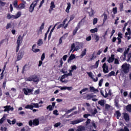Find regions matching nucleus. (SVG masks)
<instances>
[{"label": "nucleus", "instance_id": "nucleus-1", "mask_svg": "<svg viewBox=\"0 0 131 131\" xmlns=\"http://www.w3.org/2000/svg\"><path fill=\"white\" fill-rule=\"evenodd\" d=\"M131 69V66L126 62L122 64L121 66V72L124 74H128L129 72V70Z\"/></svg>", "mask_w": 131, "mask_h": 131}, {"label": "nucleus", "instance_id": "nucleus-2", "mask_svg": "<svg viewBox=\"0 0 131 131\" xmlns=\"http://www.w3.org/2000/svg\"><path fill=\"white\" fill-rule=\"evenodd\" d=\"M27 81L29 82H34L37 83L39 82V78L37 77L36 75H33L27 79Z\"/></svg>", "mask_w": 131, "mask_h": 131}, {"label": "nucleus", "instance_id": "nucleus-3", "mask_svg": "<svg viewBox=\"0 0 131 131\" xmlns=\"http://www.w3.org/2000/svg\"><path fill=\"white\" fill-rule=\"evenodd\" d=\"M25 36V34H23V36H18L17 39V47L16 48V52L18 53V50H19V46L21 45L22 40L23 39V37Z\"/></svg>", "mask_w": 131, "mask_h": 131}, {"label": "nucleus", "instance_id": "nucleus-4", "mask_svg": "<svg viewBox=\"0 0 131 131\" xmlns=\"http://www.w3.org/2000/svg\"><path fill=\"white\" fill-rule=\"evenodd\" d=\"M21 12L19 11L16 13L15 15H11L10 14H8L7 16V18L9 20H10V19H12V20H14V19H18V18H20V17H21Z\"/></svg>", "mask_w": 131, "mask_h": 131}, {"label": "nucleus", "instance_id": "nucleus-5", "mask_svg": "<svg viewBox=\"0 0 131 131\" xmlns=\"http://www.w3.org/2000/svg\"><path fill=\"white\" fill-rule=\"evenodd\" d=\"M38 125H39V120L37 118H36L33 120H30L29 121V125L30 127H32V126H37Z\"/></svg>", "mask_w": 131, "mask_h": 131}, {"label": "nucleus", "instance_id": "nucleus-6", "mask_svg": "<svg viewBox=\"0 0 131 131\" xmlns=\"http://www.w3.org/2000/svg\"><path fill=\"white\" fill-rule=\"evenodd\" d=\"M38 2H39V0H34V1L31 4L29 7V12L30 13H32V12L34 11V8H35V6L37 5Z\"/></svg>", "mask_w": 131, "mask_h": 131}, {"label": "nucleus", "instance_id": "nucleus-7", "mask_svg": "<svg viewBox=\"0 0 131 131\" xmlns=\"http://www.w3.org/2000/svg\"><path fill=\"white\" fill-rule=\"evenodd\" d=\"M24 56V51L23 50H19V51H18V53H17L16 61H18L21 60Z\"/></svg>", "mask_w": 131, "mask_h": 131}, {"label": "nucleus", "instance_id": "nucleus-8", "mask_svg": "<svg viewBox=\"0 0 131 131\" xmlns=\"http://www.w3.org/2000/svg\"><path fill=\"white\" fill-rule=\"evenodd\" d=\"M25 95H33V89H29V88H24L23 89Z\"/></svg>", "mask_w": 131, "mask_h": 131}, {"label": "nucleus", "instance_id": "nucleus-9", "mask_svg": "<svg viewBox=\"0 0 131 131\" xmlns=\"http://www.w3.org/2000/svg\"><path fill=\"white\" fill-rule=\"evenodd\" d=\"M85 11H86V12L89 14L90 16H93V15L95 14V11L91 8H85Z\"/></svg>", "mask_w": 131, "mask_h": 131}, {"label": "nucleus", "instance_id": "nucleus-10", "mask_svg": "<svg viewBox=\"0 0 131 131\" xmlns=\"http://www.w3.org/2000/svg\"><path fill=\"white\" fill-rule=\"evenodd\" d=\"M89 129H90L91 131H96L95 130H93V128H96L97 126H96V124L94 122H92V125H90L88 124V125H86Z\"/></svg>", "mask_w": 131, "mask_h": 131}, {"label": "nucleus", "instance_id": "nucleus-11", "mask_svg": "<svg viewBox=\"0 0 131 131\" xmlns=\"http://www.w3.org/2000/svg\"><path fill=\"white\" fill-rule=\"evenodd\" d=\"M79 49V46H75L74 43H73L71 46V50H70V52H71L73 51V53L75 51H77Z\"/></svg>", "mask_w": 131, "mask_h": 131}, {"label": "nucleus", "instance_id": "nucleus-12", "mask_svg": "<svg viewBox=\"0 0 131 131\" xmlns=\"http://www.w3.org/2000/svg\"><path fill=\"white\" fill-rule=\"evenodd\" d=\"M102 68H103V72L104 73L107 74L108 73V68L105 63L103 64Z\"/></svg>", "mask_w": 131, "mask_h": 131}, {"label": "nucleus", "instance_id": "nucleus-13", "mask_svg": "<svg viewBox=\"0 0 131 131\" xmlns=\"http://www.w3.org/2000/svg\"><path fill=\"white\" fill-rule=\"evenodd\" d=\"M6 68V64H4V66L3 67V68L2 69H0V73L2 72V74H1V77H0V80H3V77H4V74H3L4 73V71H5V69Z\"/></svg>", "mask_w": 131, "mask_h": 131}, {"label": "nucleus", "instance_id": "nucleus-14", "mask_svg": "<svg viewBox=\"0 0 131 131\" xmlns=\"http://www.w3.org/2000/svg\"><path fill=\"white\" fill-rule=\"evenodd\" d=\"M115 59H116V58H115V55L111 54V57H109L108 59L106 60V61H107V62H108L109 63H111L113 62V61H114Z\"/></svg>", "mask_w": 131, "mask_h": 131}, {"label": "nucleus", "instance_id": "nucleus-15", "mask_svg": "<svg viewBox=\"0 0 131 131\" xmlns=\"http://www.w3.org/2000/svg\"><path fill=\"white\" fill-rule=\"evenodd\" d=\"M55 106V102H53L52 103V105H49L48 106H47V110H49V111L52 112V111H53V108H54Z\"/></svg>", "mask_w": 131, "mask_h": 131}, {"label": "nucleus", "instance_id": "nucleus-16", "mask_svg": "<svg viewBox=\"0 0 131 131\" xmlns=\"http://www.w3.org/2000/svg\"><path fill=\"white\" fill-rule=\"evenodd\" d=\"M85 121V119L82 118L80 119H77L73 121V125L77 124L78 123L82 122L83 121Z\"/></svg>", "mask_w": 131, "mask_h": 131}, {"label": "nucleus", "instance_id": "nucleus-17", "mask_svg": "<svg viewBox=\"0 0 131 131\" xmlns=\"http://www.w3.org/2000/svg\"><path fill=\"white\" fill-rule=\"evenodd\" d=\"M45 53L42 54V55L41 56V60H39V63H38V67H40L41 66H42V64H43L42 61L43 59H45Z\"/></svg>", "mask_w": 131, "mask_h": 131}, {"label": "nucleus", "instance_id": "nucleus-18", "mask_svg": "<svg viewBox=\"0 0 131 131\" xmlns=\"http://www.w3.org/2000/svg\"><path fill=\"white\" fill-rule=\"evenodd\" d=\"M74 59H75V55L73 54H71V55H70L69 58H68V60H67V62L70 63L71 61L73 60Z\"/></svg>", "mask_w": 131, "mask_h": 131}, {"label": "nucleus", "instance_id": "nucleus-19", "mask_svg": "<svg viewBox=\"0 0 131 131\" xmlns=\"http://www.w3.org/2000/svg\"><path fill=\"white\" fill-rule=\"evenodd\" d=\"M56 8V5L54 3V2L52 1L51 3L50 9H49V13L51 14L52 13V11H53V9Z\"/></svg>", "mask_w": 131, "mask_h": 131}, {"label": "nucleus", "instance_id": "nucleus-20", "mask_svg": "<svg viewBox=\"0 0 131 131\" xmlns=\"http://www.w3.org/2000/svg\"><path fill=\"white\" fill-rule=\"evenodd\" d=\"M36 45L35 44L33 45V46L32 47V51H33L34 53H37L40 51V50L39 49H34V48H36Z\"/></svg>", "mask_w": 131, "mask_h": 131}, {"label": "nucleus", "instance_id": "nucleus-21", "mask_svg": "<svg viewBox=\"0 0 131 131\" xmlns=\"http://www.w3.org/2000/svg\"><path fill=\"white\" fill-rule=\"evenodd\" d=\"M90 92L93 93H99V90L95 89L94 87L90 86Z\"/></svg>", "mask_w": 131, "mask_h": 131}, {"label": "nucleus", "instance_id": "nucleus-22", "mask_svg": "<svg viewBox=\"0 0 131 131\" xmlns=\"http://www.w3.org/2000/svg\"><path fill=\"white\" fill-rule=\"evenodd\" d=\"M7 122H8V123H9V124L10 125H14L15 124V123H16V120L15 119H13V121H11L10 119H7Z\"/></svg>", "mask_w": 131, "mask_h": 131}, {"label": "nucleus", "instance_id": "nucleus-23", "mask_svg": "<svg viewBox=\"0 0 131 131\" xmlns=\"http://www.w3.org/2000/svg\"><path fill=\"white\" fill-rule=\"evenodd\" d=\"M124 119H125V121H129V115L127 113L124 114Z\"/></svg>", "mask_w": 131, "mask_h": 131}, {"label": "nucleus", "instance_id": "nucleus-24", "mask_svg": "<svg viewBox=\"0 0 131 131\" xmlns=\"http://www.w3.org/2000/svg\"><path fill=\"white\" fill-rule=\"evenodd\" d=\"M34 107L32 105L28 104L25 106V109L33 110Z\"/></svg>", "mask_w": 131, "mask_h": 131}, {"label": "nucleus", "instance_id": "nucleus-25", "mask_svg": "<svg viewBox=\"0 0 131 131\" xmlns=\"http://www.w3.org/2000/svg\"><path fill=\"white\" fill-rule=\"evenodd\" d=\"M6 120V115L4 114L2 119H0V124H2L3 122Z\"/></svg>", "mask_w": 131, "mask_h": 131}, {"label": "nucleus", "instance_id": "nucleus-26", "mask_svg": "<svg viewBox=\"0 0 131 131\" xmlns=\"http://www.w3.org/2000/svg\"><path fill=\"white\" fill-rule=\"evenodd\" d=\"M67 21V19L66 18L65 19H64L63 22V24H61L59 25H58L57 27V29H59V28H61V27H62V26H64V25H65V23H66Z\"/></svg>", "mask_w": 131, "mask_h": 131}, {"label": "nucleus", "instance_id": "nucleus-27", "mask_svg": "<svg viewBox=\"0 0 131 131\" xmlns=\"http://www.w3.org/2000/svg\"><path fill=\"white\" fill-rule=\"evenodd\" d=\"M128 52H129V48H127L126 50H125V52H124V57H123V60H125V55L128 54Z\"/></svg>", "mask_w": 131, "mask_h": 131}, {"label": "nucleus", "instance_id": "nucleus-28", "mask_svg": "<svg viewBox=\"0 0 131 131\" xmlns=\"http://www.w3.org/2000/svg\"><path fill=\"white\" fill-rule=\"evenodd\" d=\"M105 96L104 98H107L108 95L111 96L112 95V93H111V90H108V93L106 91H105Z\"/></svg>", "mask_w": 131, "mask_h": 131}, {"label": "nucleus", "instance_id": "nucleus-29", "mask_svg": "<svg viewBox=\"0 0 131 131\" xmlns=\"http://www.w3.org/2000/svg\"><path fill=\"white\" fill-rule=\"evenodd\" d=\"M93 97H94V95L92 94H87V95H86V98L87 100L92 99L93 98Z\"/></svg>", "mask_w": 131, "mask_h": 131}, {"label": "nucleus", "instance_id": "nucleus-30", "mask_svg": "<svg viewBox=\"0 0 131 131\" xmlns=\"http://www.w3.org/2000/svg\"><path fill=\"white\" fill-rule=\"evenodd\" d=\"M10 107H11V105H7L4 106L3 108H4V112H7L10 111Z\"/></svg>", "mask_w": 131, "mask_h": 131}, {"label": "nucleus", "instance_id": "nucleus-31", "mask_svg": "<svg viewBox=\"0 0 131 131\" xmlns=\"http://www.w3.org/2000/svg\"><path fill=\"white\" fill-rule=\"evenodd\" d=\"M25 7H26L25 4L23 3H21L18 5L17 9H21L22 10L23 9H25Z\"/></svg>", "mask_w": 131, "mask_h": 131}, {"label": "nucleus", "instance_id": "nucleus-32", "mask_svg": "<svg viewBox=\"0 0 131 131\" xmlns=\"http://www.w3.org/2000/svg\"><path fill=\"white\" fill-rule=\"evenodd\" d=\"M114 102L115 106H116V107L118 108L119 107V104H118V102H119L118 99H115L114 100Z\"/></svg>", "mask_w": 131, "mask_h": 131}, {"label": "nucleus", "instance_id": "nucleus-33", "mask_svg": "<svg viewBox=\"0 0 131 131\" xmlns=\"http://www.w3.org/2000/svg\"><path fill=\"white\" fill-rule=\"evenodd\" d=\"M75 110H76V107L74 106L73 107V108H71L69 110H67V111H66V114H70V113L73 112V111H74Z\"/></svg>", "mask_w": 131, "mask_h": 131}, {"label": "nucleus", "instance_id": "nucleus-34", "mask_svg": "<svg viewBox=\"0 0 131 131\" xmlns=\"http://www.w3.org/2000/svg\"><path fill=\"white\" fill-rule=\"evenodd\" d=\"M87 50L86 49H84L83 51L81 52V58L83 57L85 55H86V53Z\"/></svg>", "mask_w": 131, "mask_h": 131}, {"label": "nucleus", "instance_id": "nucleus-35", "mask_svg": "<svg viewBox=\"0 0 131 131\" xmlns=\"http://www.w3.org/2000/svg\"><path fill=\"white\" fill-rule=\"evenodd\" d=\"M67 5L68 6L66 10V11L67 12V13H69V10H70V8H71V4H70V3H68Z\"/></svg>", "mask_w": 131, "mask_h": 131}, {"label": "nucleus", "instance_id": "nucleus-36", "mask_svg": "<svg viewBox=\"0 0 131 131\" xmlns=\"http://www.w3.org/2000/svg\"><path fill=\"white\" fill-rule=\"evenodd\" d=\"M44 28H45V23H42L41 25V26L40 27L39 32H42V30Z\"/></svg>", "mask_w": 131, "mask_h": 131}, {"label": "nucleus", "instance_id": "nucleus-37", "mask_svg": "<svg viewBox=\"0 0 131 131\" xmlns=\"http://www.w3.org/2000/svg\"><path fill=\"white\" fill-rule=\"evenodd\" d=\"M96 57H97L96 56L95 54H94V53L92 54V56L91 57L90 59H89V61H93V60H94V59H96Z\"/></svg>", "mask_w": 131, "mask_h": 131}, {"label": "nucleus", "instance_id": "nucleus-38", "mask_svg": "<svg viewBox=\"0 0 131 131\" xmlns=\"http://www.w3.org/2000/svg\"><path fill=\"white\" fill-rule=\"evenodd\" d=\"M125 109L129 113H131V104H129V105L126 106V107H125Z\"/></svg>", "mask_w": 131, "mask_h": 131}, {"label": "nucleus", "instance_id": "nucleus-39", "mask_svg": "<svg viewBox=\"0 0 131 131\" xmlns=\"http://www.w3.org/2000/svg\"><path fill=\"white\" fill-rule=\"evenodd\" d=\"M42 45H43V41L42 39H40L39 40H38V41H37V46L40 47Z\"/></svg>", "mask_w": 131, "mask_h": 131}, {"label": "nucleus", "instance_id": "nucleus-40", "mask_svg": "<svg viewBox=\"0 0 131 131\" xmlns=\"http://www.w3.org/2000/svg\"><path fill=\"white\" fill-rule=\"evenodd\" d=\"M60 23H57L56 24H55L54 27L51 30L50 33H53L54 30H55V28H56V26L57 25H59Z\"/></svg>", "mask_w": 131, "mask_h": 131}, {"label": "nucleus", "instance_id": "nucleus-41", "mask_svg": "<svg viewBox=\"0 0 131 131\" xmlns=\"http://www.w3.org/2000/svg\"><path fill=\"white\" fill-rule=\"evenodd\" d=\"M111 76H115V72L113 71H111V73H108V74H107L108 77H111Z\"/></svg>", "mask_w": 131, "mask_h": 131}, {"label": "nucleus", "instance_id": "nucleus-42", "mask_svg": "<svg viewBox=\"0 0 131 131\" xmlns=\"http://www.w3.org/2000/svg\"><path fill=\"white\" fill-rule=\"evenodd\" d=\"M94 39H95V42H97L100 40V37L97 35H94Z\"/></svg>", "mask_w": 131, "mask_h": 131}, {"label": "nucleus", "instance_id": "nucleus-43", "mask_svg": "<svg viewBox=\"0 0 131 131\" xmlns=\"http://www.w3.org/2000/svg\"><path fill=\"white\" fill-rule=\"evenodd\" d=\"M130 34H128V33L125 34V38H127V40H129L130 39H131Z\"/></svg>", "mask_w": 131, "mask_h": 131}, {"label": "nucleus", "instance_id": "nucleus-44", "mask_svg": "<svg viewBox=\"0 0 131 131\" xmlns=\"http://www.w3.org/2000/svg\"><path fill=\"white\" fill-rule=\"evenodd\" d=\"M13 5L14 8H16V9H18V1H14L13 2Z\"/></svg>", "mask_w": 131, "mask_h": 131}, {"label": "nucleus", "instance_id": "nucleus-45", "mask_svg": "<svg viewBox=\"0 0 131 131\" xmlns=\"http://www.w3.org/2000/svg\"><path fill=\"white\" fill-rule=\"evenodd\" d=\"M118 131H129V129H128V128L126 126L124 127V129L121 128L119 130H118Z\"/></svg>", "mask_w": 131, "mask_h": 131}, {"label": "nucleus", "instance_id": "nucleus-46", "mask_svg": "<svg viewBox=\"0 0 131 131\" xmlns=\"http://www.w3.org/2000/svg\"><path fill=\"white\" fill-rule=\"evenodd\" d=\"M90 32L91 33H95V32H98V28H95V29H91Z\"/></svg>", "mask_w": 131, "mask_h": 131}, {"label": "nucleus", "instance_id": "nucleus-47", "mask_svg": "<svg viewBox=\"0 0 131 131\" xmlns=\"http://www.w3.org/2000/svg\"><path fill=\"white\" fill-rule=\"evenodd\" d=\"M88 90H89L88 88H83V89L81 90V91H80V94H82V93L85 92Z\"/></svg>", "mask_w": 131, "mask_h": 131}, {"label": "nucleus", "instance_id": "nucleus-48", "mask_svg": "<svg viewBox=\"0 0 131 131\" xmlns=\"http://www.w3.org/2000/svg\"><path fill=\"white\" fill-rule=\"evenodd\" d=\"M31 104L33 105L32 106H33L34 108H39L38 103H32Z\"/></svg>", "mask_w": 131, "mask_h": 131}, {"label": "nucleus", "instance_id": "nucleus-49", "mask_svg": "<svg viewBox=\"0 0 131 131\" xmlns=\"http://www.w3.org/2000/svg\"><path fill=\"white\" fill-rule=\"evenodd\" d=\"M127 59L126 60V61L129 62L130 59H131V53H129L128 54H127Z\"/></svg>", "mask_w": 131, "mask_h": 131}, {"label": "nucleus", "instance_id": "nucleus-50", "mask_svg": "<svg viewBox=\"0 0 131 131\" xmlns=\"http://www.w3.org/2000/svg\"><path fill=\"white\" fill-rule=\"evenodd\" d=\"M6 80H4V81H3V83H2V88L4 89H5V87H6Z\"/></svg>", "mask_w": 131, "mask_h": 131}, {"label": "nucleus", "instance_id": "nucleus-51", "mask_svg": "<svg viewBox=\"0 0 131 131\" xmlns=\"http://www.w3.org/2000/svg\"><path fill=\"white\" fill-rule=\"evenodd\" d=\"M116 114H117V118H118H118L120 117V116H121V114L118 111H117V112H116Z\"/></svg>", "mask_w": 131, "mask_h": 131}, {"label": "nucleus", "instance_id": "nucleus-52", "mask_svg": "<svg viewBox=\"0 0 131 131\" xmlns=\"http://www.w3.org/2000/svg\"><path fill=\"white\" fill-rule=\"evenodd\" d=\"M113 12L114 14H117V7H115L113 9Z\"/></svg>", "mask_w": 131, "mask_h": 131}, {"label": "nucleus", "instance_id": "nucleus-53", "mask_svg": "<svg viewBox=\"0 0 131 131\" xmlns=\"http://www.w3.org/2000/svg\"><path fill=\"white\" fill-rule=\"evenodd\" d=\"M123 10V3H121L120 4V11L121 12H122Z\"/></svg>", "mask_w": 131, "mask_h": 131}, {"label": "nucleus", "instance_id": "nucleus-54", "mask_svg": "<svg viewBox=\"0 0 131 131\" xmlns=\"http://www.w3.org/2000/svg\"><path fill=\"white\" fill-rule=\"evenodd\" d=\"M103 82V79H100L99 82V86L100 87L102 85V83Z\"/></svg>", "mask_w": 131, "mask_h": 131}, {"label": "nucleus", "instance_id": "nucleus-55", "mask_svg": "<svg viewBox=\"0 0 131 131\" xmlns=\"http://www.w3.org/2000/svg\"><path fill=\"white\" fill-rule=\"evenodd\" d=\"M7 4V3L3 2L2 1H0V5L2 6V7H4V6H6Z\"/></svg>", "mask_w": 131, "mask_h": 131}, {"label": "nucleus", "instance_id": "nucleus-56", "mask_svg": "<svg viewBox=\"0 0 131 131\" xmlns=\"http://www.w3.org/2000/svg\"><path fill=\"white\" fill-rule=\"evenodd\" d=\"M60 125H61V123L58 122L54 124V127H58L59 126H60Z\"/></svg>", "mask_w": 131, "mask_h": 131}, {"label": "nucleus", "instance_id": "nucleus-57", "mask_svg": "<svg viewBox=\"0 0 131 131\" xmlns=\"http://www.w3.org/2000/svg\"><path fill=\"white\" fill-rule=\"evenodd\" d=\"M98 23V18H95L93 19V25H95V24H97Z\"/></svg>", "mask_w": 131, "mask_h": 131}, {"label": "nucleus", "instance_id": "nucleus-58", "mask_svg": "<svg viewBox=\"0 0 131 131\" xmlns=\"http://www.w3.org/2000/svg\"><path fill=\"white\" fill-rule=\"evenodd\" d=\"M91 116V114H85L83 115L84 118H88V117Z\"/></svg>", "mask_w": 131, "mask_h": 131}, {"label": "nucleus", "instance_id": "nucleus-59", "mask_svg": "<svg viewBox=\"0 0 131 131\" xmlns=\"http://www.w3.org/2000/svg\"><path fill=\"white\" fill-rule=\"evenodd\" d=\"M99 104L100 105V106H104V101L103 100H99Z\"/></svg>", "mask_w": 131, "mask_h": 131}, {"label": "nucleus", "instance_id": "nucleus-60", "mask_svg": "<svg viewBox=\"0 0 131 131\" xmlns=\"http://www.w3.org/2000/svg\"><path fill=\"white\" fill-rule=\"evenodd\" d=\"M114 61V63L115 64H119V61H118V59L117 58H116V59H115V60Z\"/></svg>", "mask_w": 131, "mask_h": 131}, {"label": "nucleus", "instance_id": "nucleus-61", "mask_svg": "<svg viewBox=\"0 0 131 131\" xmlns=\"http://www.w3.org/2000/svg\"><path fill=\"white\" fill-rule=\"evenodd\" d=\"M85 123H86V126H88L91 123V119H87V121L85 122Z\"/></svg>", "mask_w": 131, "mask_h": 131}, {"label": "nucleus", "instance_id": "nucleus-62", "mask_svg": "<svg viewBox=\"0 0 131 131\" xmlns=\"http://www.w3.org/2000/svg\"><path fill=\"white\" fill-rule=\"evenodd\" d=\"M103 15L104 16L103 22H105L107 19V14L104 13Z\"/></svg>", "mask_w": 131, "mask_h": 131}, {"label": "nucleus", "instance_id": "nucleus-63", "mask_svg": "<svg viewBox=\"0 0 131 131\" xmlns=\"http://www.w3.org/2000/svg\"><path fill=\"white\" fill-rule=\"evenodd\" d=\"M98 113V111H97V109H94V110L93 111V112H92V114L93 115H95L96 114H97V113Z\"/></svg>", "mask_w": 131, "mask_h": 131}, {"label": "nucleus", "instance_id": "nucleus-64", "mask_svg": "<svg viewBox=\"0 0 131 131\" xmlns=\"http://www.w3.org/2000/svg\"><path fill=\"white\" fill-rule=\"evenodd\" d=\"M84 130V127H81L77 129V131H83Z\"/></svg>", "mask_w": 131, "mask_h": 131}]
</instances>
